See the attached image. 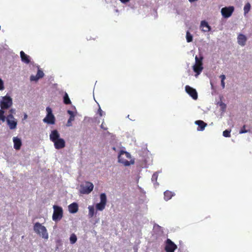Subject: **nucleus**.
I'll use <instances>...</instances> for the list:
<instances>
[{
    "label": "nucleus",
    "instance_id": "b1692460",
    "mask_svg": "<svg viewBox=\"0 0 252 252\" xmlns=\"http://www.w3.org/2000/svg\"><path fill=\"white\" fill-rule=\"evenodd\" d=\"M251 8L250 3L247 2L244 7V15L246 16L250 11Z\"/></svg>",
    "mask_w": 252,
    "mask_h": 252
},
{
    "label": "nucleus",
    "instance_id": "7c9ffc66",
    "mask_svg": "<svg viewBox=\"0 0 252 252\" xmlns=\"http://www.w3.org/2000/svg\"><path fill=\"white\" fill-rule=\"evenodd\" d=\"M219 104L220 107V109L222 112H224L225 111L226 105L225 104L223 103L222 102H219Z\"/></svg>",
    "mask_w": 252,
    "mask_h": 252
},
{
    "label": "nucleus",
    "instance_id": "7ed1b4c3",
    "mask_svg": "<svg viewBox=\"0 0 252 252\" xmlns=\"http://www.w3.org/2000/svg\"><path fill=\"white\" fill-rule=\"evenodd\" d=\"M203 57L201 56L198 58L197 56L195 57V63L193 65L192 68L194 72H195V76L197 77L202 72L203 67L202 63Z\"/></svg>",
    "mask_w": 252,
    "mask_h": 252
},
{
    "label": "nucleus",
    "instance_id": "0eeeda50",
    "mask_svg": "<svg viewBox=\"0 0 252 252\" xmlns=\"http://www.w3.org/2000/svg\"><path fill=\"white\" fill-rule=\"evenodd\" d=\"M54 212L52 216V219L55 221L60 220L63 217V210L61 207L54 205L53 206Z\"/></svg>",
    "mask_w": 252,
    "mask_h": 252
},
{
    "label": "nucleus",
    "instance_id": "1a4fd4ad",
    "mask_svg": "<svg viewBox=\"0 0 252 252\" xmlns=\"http://www.w3.org/2000/svg\"><path fill=\"white\" fill-rule=\"evenodd\" d=\"M6 122L7 125L10 130H14L17 128L18 121L13 115H8Z\"/></svg>",
    "mask_w": 252,
    "mask_h": 252
},
{
    "label": "nucleus",
    "instance_id": "f704fd0d",
    "mask_svg": "<svg viewBox=\"0 0 252 252\" xmlns=\"http://www.w3.org/2000/svg\"><path fill=\"white\" fill-rule=\"evenodd\" d=\"M4 89V82L3 80L0 78V91H3Z\"/></svg>",
    "mask_w": 252,
    "mask_h": 252
},
{
    "label": "nucleus",
    "instance_id": "f8f14e48",
    "mask_svg": "<svg viewBox=\"0 0 252 252\" xmlns=\"http://www.w3.org/2000/svg\"><path fill=\"white\" fill-rule=\"evenodd\" d=\"M185 90L186 93L189 94L193 99L196 100L197 99V93L195 89H193V88L187 85L185 87Z\"/></svg>",
    "mask_w": 252,
    "mask_h": 252
},
{
    "label": "nucleus",
    "instance_id": "20e7f679",
    "mask_svg": "<svg viewBox=\"0 0 252 252\" xmlns=\"http://www.w3.org/2000/svg\"><path fill=\"white\" fill-rule=\"evenodd\" d=\"M13 104L12 98L8 95L0 97V106L2 110L9 109Z\"/></svg>",
    "mask_w": 252,
    "mask_h": 252
},
{
    "label": "nucleus",
    "instance_id": "4468645a",
    "mask_svg": "<svg viewBox=\"0 0 252 252\" xmlns=\"http://www.w3.org/2000/svg\"><path fill=\"white\" fill-rule=\"evenodd\" d=\"M247 40V37L243 34L239 33L237 36L238 44L241 46H244L246 45Z\"/></svg>",
    "mask_w": 252,
    "mask_h": 252
},
{
    "label": "nucleus",
    "instance_id": "72a5a7b5",
    "mask_svg": "<svg viewBox=\"0 0 252 252\" xmlns=\"http://www.w3.org/2000/svg\"><path fill=\"white\" fill-rule=\"evenodd\" d=\"M98 106H99V108H98V109L97 112H98V113L99 115L100 116H102L103 115H105V113L104 112H103V111L101 110V108H100V106H99V105H98Z\"/></svg>",
    "mask_w": 252,
    "mask_h": 252
},
{
    "label": "nucleus",
    "instance_id": "c85d7f7f",
    "mask_svg": "<svg viewBox=\"0 0 252 252\" xmlns=\"http://www.w3.org/2000/svg\"><path fill=\"white\" fill-rule=\"evenodd\" d=\"M186 40L188 42H190L192 41L193 37L192 35L190 34V33L187 31L186 32Z\"/></svg>",
    "mask_w": 252,
    "mask_h": 252
},
{
    "label": "nucleus",
    "instance_id": "6e6552de",
    "mask_svg": "<svg viewBox=\"0 0 252 252\" xmlns=\"http://www.w3.org/2000/svg\"><path fill=\"white\" fill-rule=\"evenodd\" d=\"M100 201L95 205V208L97 211H103L106 206L107 203V197L105 193H102L100 194Z\"/></svg>",
    "mask_w": 252,
    "mask_h": 252
},
{
    "label": "nucleus",
    "instance_id": "f257e3e1",
    "mask_svg": "<svg viewBox=\"0 0 252 252\" xmlns=\"http://www.w3.org/2000/svg\"><path fill=\"white\" fill-rule=\"evenodd\" d=\"M131 155L126 151L121 150L118 155V162L124 164L126 166H128L134 163V159H131Z\"/></svg>",
    "mask_w": 252,
    "mask_h": 252
},
{
    "label": "nucleus",
    "instance_id": "4c0bfd02",
    "mask_svg": "<svg viewBox=\"0 0 252 252\" xmlns=\"http://www.w3.org/2000/svg\"><path fill=\"white\" fill-rule=\"evenodd\" d=\"M104 120H103L102 121V123L100 126V127L102 129H104V130H107V128L106 127H104Z\"/></svg>",
    "mask_w": 252,
    "mask_h": 252
},
{
    "label": "nucleus",
    "instance_id": "9b49d317",
    "mask_svg": "<svg viewBox=\"0 0 252 252\" xmlns=\"http://www.w3.org/2000/svg\"><path fill=\"white\" fill-rule=\"evenodd\" d=\"M177 246L169 239L166 240L165 250L166 252H174L176 249Z\"/></svg>",
    "mask_w": 252,
    "mask_h": 252
},
{
    "label": "nucleus",
    "instance_id": "412c9836",
    "mask_svg": "<svg viewBox=\"0 0 252 252\" xmlns=\"http://www.w3.org/2000/svg\"><path fill=\"white\" fill-rule=\"evenodd\" d=\"M67 113L70 115V117L67 121L66 126H72V122L74 120L75 115L71 110H67Z\"/></svg>",
    "mask_w": 252,
    "mask_h": 252
},
{
    "label": "nucleus",
    "instance_id": "c756f323",
    "mask_svg": "<svg viewBox=\"0 0 252 252\" xmlns=\"http://www.w3.org/2000/svg\"><path fill=\"white\" fill-rule=\"evenodd\" d=\"M231 130L226 129L223 132V136L225 137H229L230 136Z\"/></svg>",
    "mask_w": 252,
    "mask_h": 252
},
{
    "label": "nucleus",
    "instance_id": "2eb2a0df",
    "mask_svg": "<svg viewBox=\"0 0 252 252\" xmlns=\"http://www.w3.org/2000/svg\"><path fill=\"white\" fill-rule=\"evenodd\" d=\"M49 137L50 140L53 142H54L55 141L60 138V135L58 131L55 129L51 131Z\"/></svg>",
    "mask_w": 252,
    "mask_h": 252
},
{
    "label": "nucleus",
    "instance_id": "423d86ee",
    "mask_svg": "<svg viewBox=\"0 0 252 252\" xmlns=\"http://www.w3.org/2000/svg\"><path fill=\"white\" fill-rule=\"evenodd\" d=\"M47 114L43 119V122L48 125H54L55 123V117L52 113V110L50 107L46 108Z\"/></svg>",
    "mask_w": 252,
    "mask_h": 252
},
{
    "label": "nucleus",
    "instance_id": "c9c22d12",
    "mask_svg": "<svg viewBox=\"0 0 252 252\" xmlns=\"http://www.w3.org/2000/svg\"><path fill=\"white\" fill-rule=\"evenodd\" d=\"M246 126L244 125L243 127L241 128V129L239 131V133L242 134V133H247L248 131L245 129Z\"/></svg>",
    "mask_w": 252,
    "mask_h": 252
},
{
    "label": "nucleus",
    "instance_id": "a878e982",
    "mask_svg": "<svg viewBox=\"0 0 252 252\" xmlns=\"http://www.w3.org/2000/svg\"><path fill=\"white\" fill-rule=\"evenodd\" d=\"M63 102L65 104H71V101L69 98L68 94L65 92L63 96Z\"/></svg>",
    "mask_w": 252,
    "mask_h": 252
},
{
    "label": "nucleus",
    "instance_id": "79ce46f5",
    "mask_svg": "<svg viewBox=\"0 0 252 252\" xmlns=\"http://www.w3.org/2000/svg\"><path fill=\"white\" fill-rule=\"evenodd\" d=\"M113 150H115V147H113Z\"/></svg>",
    "mask_w": 252,
    "mask_h": 252
},
{
    "label": "nucleus",
    "instance_id": "f03ea898",
    "mask_svg": "<svg viewBox=\"0 0 252 252\" xmlns=\"http://www.w3.org/2000/svg\"><path fill=\"white\" fill-rule=\"evenodd\" d=\"M33 231L44 240H48L49 235L46 228L39 222H36L33 225Z\"/></svg>",
    "mask_w": 252,
    "mask_h": 252
},
{
    "label": "nucleus",
    "instance_id": "ddd939ff",
    "mask_svg": "<svg viewBox=\"0 0 252 252\" xmlns=\"http://www.w3.org/2000/svg\"><path fill=\"white\" fill-rule=\"evenodd\" d=\"M54 144L55 148L56 149H61L64 148L65 146V141L63 139L60 138L57 140L53 142Z\"/></svg>",
    "mask_w": 252,
    "mask_h": 252
},
{
    "label": "nucleus",
    "instance_id": "39448f33",
    "mask_svg": "<svg viewBox=\"0 0 252 252\" xmlns=\"http://www.w3.org/2000/svg\"><path fill=\"white\" fill-rule=\"evenodd\" d=\"M94 185L90 182H85L80 185L79 191L81 194H88L93 190Z\"/></svg>",
    "mask_w": 252,
    "mask_h": 252
},
{
    "label": "nucleus",
    "instance_id": "e433bc0d",
    "mask_svg": "<svg viewBox=\"0 0 252 252\" xmlns=\"http://www.w3.org/2000/svg\"><path fill=\"white\" fill-rule=\"evenodd\" d=\"M9 114L8 115H13V114H15L16 113V109L14 108H11L10 109Z\"/></svg>",
    "mask_w": 252,
    "mask_h": 252
},
{
    "label": "nucleus",
    "instance_id": "58836bf2",
    "mask_svg": "<svg viewBox=\"0 0 252 252\" xmlns=\"http://www.w3.org/2000/svg\"><path fill=\"white\" fill-rule=\"evenodd\" d=\"M220 78L221 79V81H224V80L226 78L224 74H222V75H220Z\"/></svg>",
    "mask_w": 252,
    "mask_h": 252
},
{
    "label": "nucleus",
    "instance_id": "a211bd4d",
    "mask_svg": "<svg viewBox=\"0 0 252 252\" xmlns=\"http://www.w3.org/2000/svg\"><path fill=\"white\" fill-rule=\"evenodd\" d=\"M14 143V148L16 150H19L22 145L21 140L18 137H14L13 138Z\"/></svg>",
    "mask_w": 252,
    "mask_h": 252
},
{
    "label": "nucleus",
    "instance_id": "4be33fe9",
    "mask_svg": "<svg viewBox=\"0 0 252 252\" xmlns=\"http://www.w3.org/2000/svg\"><path fill=\"white\" fill-rule=\"evenodd\" d=\"M158 173H159L158 172H155L153 174L152 179H151L152 182L153 183L154 185L155 188H157L159 185V184L157 182V179L158 178Z\"/></svg>",
    "mask_w": 252,
    "mask_h": 252
},
{
    "label": "nucleus",
    "instance_id": "a19ab883",
    "mask_svg": "<svg viewBox=\"0 0 252 252\" xmlns=\"http://www.w3.org/2000/svg\"><path fill=\"white\" fill-rule=\"evenodd\" d=\"M27 118H28V115H27V114H26V113H25V114H24V118H23V119H24V120H26V119H27Z\"/></svg>",
    "mask_w": 252,
    "mask_h": 252
},
{
    "label": "nucleus",
    "instance_id": "cd10ccee",
    "mask_svg": "<svg viewBox=\"0 0 252 252\" xmlns=\"http://www.w3.org/2000/svg\"><path fill=\"white\" fill-rule=\"evenodd\" d=\"M77 238L75 234H72L69 238L70 243L71 244L75 243L77 241Z\"/></svg>",
    "mask_w": 252,
    "mask_h": 252
},
{
    "label": "nucleus",
    "instance_id": "2f4dec72",
    "mask_svg": "<svg viewBox=\"0 0 252 252\" xmlns=\"http://www.w3.org/2000/svg\"><path fill=\"white\" fill-rule=\"evenodd\" d=\"M36 75L38 76V77H39V78L40 79L44 76V74L42 70L38 69Z\"/></svg>",
    "mask_w": 252,
    "mask_h": 252
},
{
    "label": "nucleus",
    "instance_id": "6ab92c4d",
    "mask_svg": "<svg viewBox=\"0 0 252 252\" xmlns=\"http://www.w3.org/2000/svg\"><path fill=\"white\" fill-rule=\"evenodd\" d=\"M68 207L69 212L72 214L76 213L78 210V205L76 202L70 204Z\"/></svg>",
    "mask_w": 252,
    "mask_h": 252
},
{
    "label": "nucleus",
    "instance_id": "ea45409f",
    "mask_svg": "<svg viewBox=\"0 0 252 252\" xmlns=\"http://www.w3.org/2000/svg\"><path fill=\"white\" fill-rule=\"evenodd\" d=\"M221 86L223 89L225 88V82L223 81H221Z\"/></svg>",
    "mask_w": 252,
    "mask_h": 252
},
{
    "label": "nucleus",
    "instance_id": "dca6fc26",
    "mask_svg": "<svg viewBox=\"0 0 252 252\" xmlns=\"http://www.w3.org/2000/svg\"><path fill=\"white\" fill-rule=\"evenodd\" d=\"M200 28L201 29V31L203 32H209L211 29V27L205 21H202L201 22Z\"/></svg>",
    "mask_w": 252,
    "mask_h": 252
},
{
    "label": "nucleus",
    "instance_id": "f3484780",
    "mask_svg": "<svg viewBox=\"0 0 252 252\" xmlns=\"http://www.w3.org/2000/svg\"><path fill=\"white\" fill-rule=\"evenodd\" d=\"M195 124L198 126L197 128V131H203L205 127L207 126L206 123L201 120L196 121Z\"/></svg>",
    "mask_w": 252,
    "mask_h": 252
},
{
    "label": "nucleus",
    "instance_id": "bb28decb",
    "mask_svg": "<svg viewBox=\"0 0 252 252\" xmlns=\"http://www.w3.org/2000/svg\"><path fill=\"white\" fill-rule=\"evenodd\" d=\"M4 111L3 110L0 109V121H1L2 122L6 121L7 116L5 117L4 115Z\"/></svg>",
    "mask_w": 252,
    "mask_h": 252
},
{
    "label": "nucleus",
    "instance_id": "393cba45",
    "mask_svg": "<svg viewBox=\"0 0 252 252\" xmlns=\"http://www.w3.org/2000/svg\"><path fill=\"white\" fill-rule=\"evenodd\" d=\"M89 209V217L90 218H92L94 214V206H89L88 207Z\"/></svg>",
    "mask_w": 252,
    "mask_h": 252
},
{
    "label": "nucleus",
    "instance_id": "473e14b6",
    "mask_svg": "<svg viewBox=\"0 0 252 252\" xmlns=\"http://www.w3.org/2000/svg\"><path fill=\"white\" fill-rule=\"evenodd\" d=\"M38 79H39V77L37 76V75H31L30 77V80L31 81H37Z\"/></svg>",
    "mask_w": 252,
    "mask_h": 252
},
{
    "label": "nucleus",
    "instance_id": "9d476101",
    "mask_svg": "<svg viewBox=\"0 0 252 252\" xmlns=\"http://www.w3.org/2000/svg\"><path fill=\"white\" fill-rule=\"evenodd\" d=\"M234 11V7L233 6H226L221 9L220 12L224 18H228L232 14Z\"/></svg>",
    "mask_w": 252,
    "mask_h": 252
},
{
    "label": "nucleus",
    "instance_id": "5701e85b",
    "mask_svg": "<svg viewBox=\"0 0 252 252\" xmlns=\"http://www.w3.org/2000/svg\"><path fill=\"white\" fill-rule=\"evenodd\" d=\"M175 195L174 192L169 190H166L164 192V199L166 201L170 200Z\"/></svg>",
    "mask_w": 252,
    "mask_h": 252
},
{
    "label": "nucleus",
    "instance_id": "aec40b11",
    "mask_svg": "<svg viewBox=\"0 0 252 252\" xmlns=\"http://www.w3.org/2000/svg\"><path fill=\"white\" fill-rule=\"evenodd\" d=\"M20 54L22 62L27 64L29 63L30 62V56L26 54L23 51H21Z\"/></svg>",
    "mask_w": 252,
    "mask_h": 252
}]
</instances>
